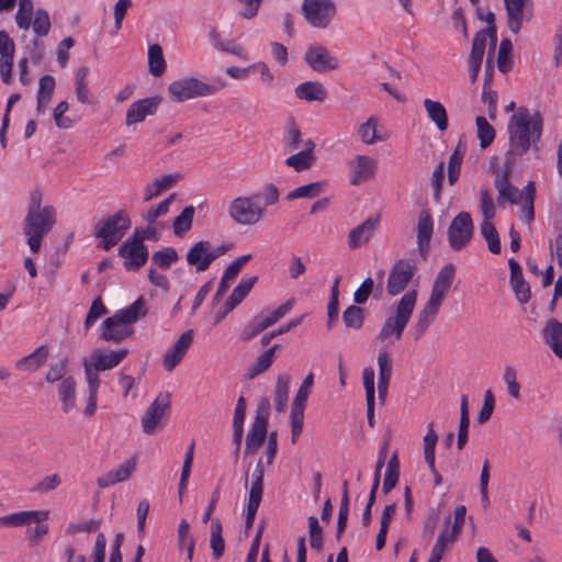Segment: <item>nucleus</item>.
I'll use <instances>...</instances> for the list:
<instances>
[{"label": "nucleus", "instance_id": "obj_45", "mask_svg": "<svg viewBox=\"0 0 562 562\" xmlns=\"http://www.w3.org/2000/svg\"><path fill=\"white\" fill-rule=\"evenodd\" d=\"M324 188L325 182H312L290 191L286 194L285 199L288 201H293L295 199H314L317 198L323 192Z\"/></svg>", "mask_w": 562, "mask_h": 562}, {"label": "nucleus", "instance_id": "obj_36", "mask_svg": "<svg viewBox=\"0 0 562 562\" xmlns=\"http://www.w3.org/2000/svg\"><path fill=\"white\" fill-rule=\"evenodd\" d=\"M295 94L301 100L322 102L326 99L327 91L318 81H305L295 88Z\"/></svg>", "mask_w": 562, "mask_h": 562}, {"label": "nucleus", "instance_id": "obj_23", "mask_svg": "<svg viewBox=\"0 0 562 562\" xmlns=\"http://www.w3.org/2000/svg\"><path fill=\"white\" fill-rule=\"evenodd\" d=\"M510 270L509 281L519 303L525 304L531 297V291L528 282L524 279L522 269L515 258L508 259Z\"/></svg>", "mask_w": 562, "mask_h": 562}, {"label": "nucleus", "instance_id": "obj_61", "mask_svg": "<svg viewBox=\"0 0 562 562\" xmlns=\"http://www.w3.org/2000/svg\"><path fill=\"white\" fill-rule=\"evenodd\" d=\"M108 313L106 307L104 306L102 300L100 296L94 299L92 301V304L89 308V312L87 314L86 321H85V327L88 329L90 328L99 317L105 315Z\"/></svg>", "mask_w": 562, "mask_h": 562}, {"label": "nucleus", "instance_id": "obj_29", "mask_svg": "<svg viewBox=\"0 0 562 562\" xmlns=\"http://www.w3.org/2000/svg\"><path fill=\"white\" fill-rule=\"evenodd\" d=\"M187 262L198 272L205 271L212 263L209 252V240H200L192 245L187 254Z\"/></svg>", "mask_w": 562, "mask_h": 562}, {"label": "nucleus", "instance_id": "obj_25", "mask_svg": "<svg viewBox=\"0 0 562 562\" xmlns=\"http://www.w3.org/2000/svg\"><path fill=\"white\" fill-rule=\"evenodd\" d=\"M128 355L125 348L105 352L102 349H95L92 352L91 359L93 360V368L95 371H105L119 366L123 359Z\"/></svg>", "mask_w": 562, "mask_h": 562}, {"label": "nucleus", "instance_id": "obj_52", "mask_svg": "<svg viewBox=\"0 0 562 562\" xmlns=\"http://www.w3.org/2000/svg\"><path fill=\"white\" fill-rule=\"evenodd\" d=\"M475 123L477 138L480 139V147L486 148L493 143L495 138V130L484 116H477Z\"/></svg>", "mask_w": 562, "mask_h": 562}, {"label": "nucleus", "instance_id": "obj_12", "mask_svg": "<svg viewBox=\"0 0 562 562\" xmlns=\"http://www.w3.org/2000/svg\"><path fill=\"white\" fill-rule=\"evenodd\" d=\"M170 396L167 393H160L149 405L142 418V427L145 434L151 435L156 431L160 420L169 413Z\"/></svg>", "mask_w": 562, "mask_h": 562}, {"label": "nucleus", "instance_id": "obj_18", "mask_svg": "<svg viewBox=\"0 0 562 562\" xmlns=\"http://www.w3.org/2000/svg\"><path fill=\"white\" fill-rule=\"evenodd\" d=\"M350 182L353 186L367 182L373 177L376 169V161L364 155H357L352 161H350Z\"/></svg>", "mask_w": 562, "mask_h": 562}, {"label": "nucleus", "instance_id": "obj_6", "mask_svg": "<svg viewBox=\"0 0 562 562\" xmlns=\"http://www.w3.org/2000/svg\"><path fill=\"white\" fill-rule=\"evenodd\" d=\"M270 412V402L267 397H262L257 406L255 420L250 430L246 436V454L256 453L263 445L267 438V427Z\"/></svg>", "mask_w": 562, "mask_h": 562}, {"label": "nucleus", "instance_id": "obj_10", "mask_svg": "<svg viewBox=\"0 0 562 562\" xmlns=\"http://www.w3.org/2000/svg\"><path fill=\"white\" fill-rule=\"evenodd\" d=\"M485 21L487 23V27L476 32L474 35L471 53L468 59L469 64H482L487 37L491 38V47L488 52H492V55L494 54L497 41L494 13L488 11Z\"/></svg>", "mask_w": 562, "mask_h": 562}, {"label": "nucleus", "instance_id": "obj_39", "mask_svg": "<svg viewBox=\"0 0 562 562\" xmlns=\"http://www.w3.org/2000/svg\"><path fill=\"white\" fill-rule=\"evenodd\" d=\"M469 426H470L469 398H468V395H462L461 403H460V420H459L458 439H457V446H458L459 450H462L468 442Z\"/></svg>", "mask_w": 562, "mask_h": 562}, {"label": "nucleus", "instance_id": "obj_27", "mask_svg": "<svg viewBox=\"0 0 562 562\" xmlns=\"http://www.w3.org/2000/svg\"><path fill=\"white\" fill-rule=\"evenodd\" d=\"M379 223V218L369 217L360 225L355 227L349 232L348 235V247L350 249H356L364 244H367L370 238L373 236L376 225Z\"/></svg>", "mask_w": 562, "mask_h": 562}, {"label": "nucleus", "instance_id": "obj_9", "mask_svg": "<svg viewBox=\"0 0 562 562\" xmlns=\"http://www.w3.org/2000/svg\"><path fill=\"white\" fill-rule=\"evenodd\" d=\"M302 13L311 26L326 29L336 14V5L333 0H304Z\"/></svg>", "mask_w": 562, "mask_h": 562}, {"label": "nucleus", "instance_id": "obj_60", "mask_svg": "<svg viewBox=\"0 0 562 562\" xmlns=\"http://www.w3.org/2000/svg\"><path fill=\"white\" fill-rule=\"evenodd\" d=\"M480 209L484 217L483 221H491L495 216V205L491 193L486 188L480 190Z\"/></svg>", "mask_w": 562, "mask_h": 562}, {"label": "nucleus", "instance_id": "obj_22", "mask_svg": "<svg viewBox=\"0 0 562 562\" xmlns=\"http://www.w3.org/2000/svg\"><path fill=\"white\" fill-rule=\"evenodd\" d=\"M434 232V221L428 211L423 210L417 223V247L419 255L426 259L430 249V239Z\"/></svg>", "mask_w": 562, "mask_h": 562}, {"label": "nucleus", "instance_id": "obj_63", "mask_svg": "<svg viewBox=\"0 0 562 562\" xmlns=\"http://www.w3.org/2000/svg\"><path fill=\"white\" fill-rule=\"evenodd\" d=\"M373 288H374L373 279L370 277L366 278L362 281V283L360 284V286L353 293L355 304H357V305L364 304L368 301L370 294L372 293Z\"/></svg>", "mask_w": 562, "mask_h": 562}, {"label": "nucleus", "instance_id": "obj_4", "mask_svg": "<svg viewBox=\"0 0 562 562\" xmlns=\"http://www.w3.org/2000/svg\"><path fill=\"white\" fill-rule=\"evenodd\" d=\"M225 86L226 81L221 78L207 83L195 77H183L169 83L168 95L173 102H184L190 99L213 95Z\"/></svg>", "mask_w": 562, "mask_h": 562}, {"label": "nucleus", "instance_id": "obj_19", "mask_svg": "<svg viewBox=\"0 0 562 562\" xmlns=\"http://www.w3.org/2000/svg\"><path fill=\"white\" fill-rule=\"evenodd\" d=\"M506 165V169L502 173H498L494 180V187L498 191L497 202L502 204L504 200L512 204H517L521 200V193L509 181L512 161H507Z\"/></svg>", "mask_w": 562, "mask_h": 562}, {"label": "nucleus", "instance_id": "obj_40", "mask_svg": "<svg viewBox=\"0 0 562 562\" xmlns=\"http://www.w3.org/2000/svg\"><path fill=\"white\" fill-rule=\"evenodd\" d=\"M465 153V145L460 139L448 160V182L453 186L461 172V165Z\"/></svg>", "mask_w": 562, "mask_h": 562}, {"label": "nucleus", "instance_id": "obj_24", "mask_svg": "<svg viewBox=\"0 0 562 562\" xmlns=\"http://www.w3.org/2000/svg\"><path fill=\"white\" fill-rule=\"evenodd\" d=\"M48 510H23L0 517V527L29 526L48 519Z\"/></svg>", "mask_w": 562, "mask_h": 562}, {"label": "nucleus", "instance_id": "obj_14", "mask_svg": "<svg viewBox=\"0 0 562 562\" xmlns=\"http://www.w3.org/2000/svg\"><path fill=\"white\" fill-rule=\"evenodd\" d=\"M131 218L123 210L115 212L94 227V237L121 236L131 227Z\"/></svg>", "mask_w": 562, "mask_h": 562}, {"label": "nucleus", "instance_id": "obj_15", "mask_svg": "<svg viewBox=\"0 0 562 562\" xmlns=\"http://www.w3.org/2000/svg\"><path fill=\"white\" fill-rule=\"evenodd\" d=\"M192 341V329H188L177 339L175 345L164 356L162 366L166 371L171 372L182 361Z\"/></svg>", "mask_w": 562, "mask_h": 562}, {"label": "nucleus", "instance_id": "obj_38", "mask_svg": "<svg viewBox=\"0 0 562 562\" xmlns=\"http://www.w3.org/2000/svg\"><path fill=\"white\" fill-rule=\"evenodd\" d=\"M180 178L181 176L179 173H175L155 179L153 183L146 186L144 201L148 202L158 196L162 191L170 189Z\"/></svg>", "mask_w": 562, "mask_h": 562}, {"label": "nucleus", "instance_id": "obj_5", "mask_svg": "<svg viewBox=\"0 0 562 562\" xmlns=\"http://www.w3.org/2000/svg\"><path fill=\"white\" fill-rule=\"evenodd\" d=\"M56 223V213L53 206H44L41 212L27 211L24 234L32 252H38L42 240Z\"/></svg>", "mask_w": 562, "mask_h": 562}, {"label": "nucleus", "instance_id": "obj_44", "mask_svg": "<svg viewBox=\"0 0 562 562\" xmlns=\"http://www.w3.org/2000/svg\"><path fill=\"white\" fill-rule=\"evenodd\" d=\"M366 318L364 310L357 304L348 306L342 312V322L347 329L360 330Z\"/></svg>", "mask_w": 562, "mask_h": 562}, {"label": "nucleus", "instance_id": "obj_30", "mask_svg": "<svg viewBox=\"0 0 562 562\" xmlns=\"http://www.w3.org/2000/svg\"><path fill=\"white\" fill-rule=\"evenodd\" d=\"M145 302L143 296H139L134 303L125 308L116 311L112 316L116 323L122 324L125 328H132L131 325L139 319L140 316L146 315L144 310Z\"/></svg>", "mask_w": 562, "mask_h": 562}, {"label": "nucleus", "instance_id": "obj_56", "mask_svg": "<svg viewBox=\"0 0 562 562\" xmlns=\"http://www.w3.org/2000/svg\"><path fill=\"white\" fill-rule=\"evenodd\" d=\"M513 50V44L510 40L503 38L499 48H498V56H497V67L498 70L503 74H506L512 69L513 61L509 57V54Z\"/></svg>", "mask_w": 562, "mask_h": 562}, {"label": "nucleus", "instance_id": "obj_41", "mask_svg": "<svg viewBox=\"0 0 562 562\" xmlns=\"http://www.w3.org/2000/svg\"><path fill=\"white\" fill-rule=\"evenodd\" d=\"M222 532L223 527L220 518L213 519L211 524L210 547L212 549L214 560H220L225 551V541Z\"/></svg>", "mask_w": 562, "mask_h": 562}, {"label": "nucleus", "instance_id": "obj_28", "mask_svg": "<svg viewBox=\"0 0 562 562\" xmlns=\"http://www.w3.org/2000/svg\"><path fill=\"white\" fill-rule=\"evenodd\" d=\"M136 462L133 459L126 460L120 464L116 469L109 471L106 474L98 477L97 484L100 488H106L119 482H124L130 479L132 473L135 471Z\"/></svg>", "mask_w": 562, "mask_h": 562}, {"label": "nucleus", "instance_id": "obj_54", "mask_svg": "<svg viewBox=\"0 0 562 562\" xmlns=\"http://www.w3.org/2000/svg\"><path fill=\"white\" fill-rule=\"evenodd\" d=\"M31 25L36 36H46L52 27L48 12L45 9L38 8L35 11V18L31 22Z\"/></svg>", "mask_w": 562, "mask_h": 562}, {"label": "nucleus", "instance_id": "obj_2", "mask_svg": "<svg viewBox=\"0 0 562 562\" xmlns=\"http://www.w3.org/2000/svg\"><path fill=\"white\" fill-rule=\"evenodd\" d=\"M279 201V190L267 183L262 190L248 196H237L228 205V216L239 225H255L265 216L266 209Z\"/></svg>", "mask_w": 562, "mask_h": 562}, {"label": "nucleus", "instance_id": "obj_48", "mask_svg": "<svg viewBox=\"0 0 562 562\" xmlns=\"http://www.w3.org/2000/svg\"><path fill=\"white\" fill-rule=\"evenodd\" d=\"M482 236L487 243L488 250L497 255L501 252V239L495 225L491 221H483L480 225Z\"/></svg>", "mask_w": 562, "mask_h": 562}, {"label": "nucleus", "instance_id": "obj_59", "mask_svg": "<svg viewBox=\"0 0 562 562\" xmlns=\"http://www.w3.org/2000/svg\"><path fill=\"white\" fill-rule=\"evenodd\" d=\"M173 199H175V193H172L167 199L161 201L156 207H150L147 211V213L144 215V220L149 225H153L158 217L164 216L168 213L169 206L172 203Z\"/></svg>", "mask_w": 562, "mask_h": 562}, {"label": "nucleus", "instance_id": "obj_46", "mask_svg": "<svg viewBox=\"0 0 562 562\" xmlns=\"http://www.w3.org/2000/svg\"><path fill=\"white\" fill-rule=\"evenodd\" d=\"M177 542L180 550L187 548V558L192 561L195 540L190 535V525L186 519H182L179 524Z\"/></svg>", "mask_w": 562, "mask_h": 562}, {"label": "nucleus", "instance_id": "obj_51", "mask_svg": "<svg viewBox=\"0 0 562 562\" xmlns=\"http://www.w3.org/2000/svg\"><path fill=\"white\" fill-rule=\"evenodd\" d=\"M178 259V252L173 247H165L151 255L153 265L162 270L169 269Z\"/></svg>", "mask_w": 562, "mask_h": 562}, {"label": "nucleus", "instance_id": "obj_1", "mask_svg": "<svg viewBox=\"0 0 562 562\" xmlns=\"http://www.w3.org/2000/svg\"><path fill=\"white\" fill-rule=\"evenodd\" d=\"M542 125L543 121L539 112L531 114L527 108L520 106L517 113L509 119V150L507 155L522 156L531 147L538 150Z\"/></svg>", "mask_w": 562, "mask_h": 562}, {"label": "nucleus", "instance_id": "obj_42", "mask_svg": "<svg viewBox=\"0 0 562 562\" xmlns=\"http://www.w3.org/2000/svg\"><path fill=\"white\" fill-rule=\"evenodd\" d=\"M166 60L162 48L158 44H153L148 48V69L154 77H160L166 71Z\"/></svg>", "mask_w": 562, "mask_h": 562}, {"label": "nucleus", "instance_id": "obj_11", "mask_svg": "<svg viewBox=\"0 0 562 562\" xmlns=\"http://www.w3.org/2000/svg\"><path fill=\"white\" fill-rule=\"evenodd\" d=\"M117 255L125 259L123 265L127 271H138L149 257L147 246L138 243L133 237L127 238L119 247Z\"/></svg>", "mask_w": 562, "mask_h": 562}, {"label": "nucleus", "instance_id": "obj_16", "mask_svg": "<svg viewBox=\"0 0 562 562\" xmlns=\"http://www.w3.org/2000/svg\"><path fill=\"white\" fill-rule=\"evenodd\" d=\"M530 0H504L507 25L510 32L517 34L522 26L524 19L530 20L532 13L528 10V2Z\"/></svg>", "mask_w": 562, "mask_h": 562}, {"label": "nucleus", "instance_id": "obj_53", "mask_svg": "<svg viewBox=\"0 0 562 562\" xmlns=\"http://www.w3.org/2000/svg\"><path fill=\"white\" fill-rule=\"evenodd\" d=\"M33 12L32 0H19V9L15 13L16 25L22 30H27L31 26Z\"/></svg>", "mask_w": 562, "mask_h": 562}, {"label": "nucleus", "instance_id": "obj_57", "mask_svg": "<svg viewBox=\"0 0 562 562\" xmlns=\"http://www.w3.org/2000/svg\"><path fill=\"white\" fill-rule=\"evenodd\" d=\"M301 138V131L294 122H290L286 126V131L283 137L284 150L292 153L299 148Z\"/></svg>", "mask_w": 562, "mask_h": 562}, {"label": "nucleus", "instance_id": "obj_34", "mask_svg": "<svg viewBox=\"0 0 562 562\" xmlns=\"http://www.w3.org/2000/svg\"><path fill=\"white\" fill-rule=\"evenodd\" d=\"M423 104L429 120L436 125L438 131L445 132L448 128L449 123L448 114L443 104L428 98L424 100Z\"/></svg>", "mask_w": 562, "mask_h": 562}, {"label": "nucleus", "instance_id": "obj_64", "mask_svg": "<svg viewBox=\"0 0 562 562\" xmlns=\"http://www.w3.org/2000/svg\"><path fill=\"white\" fill-rule=\"evenodd\" d=\"M67 362H68V359L64 358L55 363H52L46 373L45 380L48 383H54L56 381L63 380V378L67 371Z\"/></svg>", "mask_w": 562, "mask_h": 562}, {"label": "nucleus", "instance_id": "obj_26", "mask_svg": "<svg viewBox=\"0 0 562 562\" xmlns=\"http://www.w3.org/2000/svg\"><path fill=\"white\" fill-rule=\"evenodd\" d=\"M132 334L133 328H125L122 324L108 317L101 324L99 338L104 341L120 344L132 336Z\"/></svg>", "mask_w": 562, "mask_h": 562}, {"label": "nucleus", "instance_id": "obj_47", "mask_svg": "<svg viewBox=\"0 0 562 562\" xmlns=\"http://www.w3.org/2000/svg\"><path fill=\"white\" fill-rule=\"evenodd\" d=\"M194 212V206H186L182 212L173 220L172 226L176 236L182 237L191 229Z\"/></svg>", "mask_w": 562, "mask_h": 562}, {"label": "nucleus", "instance_id": "obj_37", "mask_svg": "<svg viewBox=\"0 0 562 562\" xmlns=\"http://www.w3.org/2000/svg\"><path fill=\"white\" fill-rule=\"evenodd\" d=\"M58 396L63 412L68 414L76 405V382L72 376L64 378L58 384Z\"/></svg>", "mask_w": 562, "mask_h": 562}, {"label": "nucleus", "instance_id": "obj_3", "mask_svg": "<svg viewBox=\"0 0 562 562\" xmlns=\"http://www.w3.org/2000/svg\"><path fill=\"white\" fill-rule=\"evenodd\" d=\"M417 302V290H411L395 304V313L385 318L376 339L381 342L386 341L389 338L394 337L395 340L402 338L403 331L406 328Z\"/></svg>", "mask_w": 562, "mask_h": 562}, {"label": "nucleus", "instance_id": "obj_50", "mask_svg": "<svg viewBox=\"0 0 562 562\" xmlns=\"http://www.w3.org/2000/svg\"><path fill=\"white\" fill-rule=\"evenodd\" d=\"M378 119L370 116L364 123L359 126L358 135L361 142L366 145H372L376 142L383 140L376 132Z\"/></svg>", "mask_w": 562, "mask_h": 562}, {"label": "nucleus", "instance_id": "obj_62", "mask_svg": "<svg viewBox=\"0 0 562 562\" xmlns=\"http://www.w3.org/2000/svg\"><path fill=\"white\" fill-rule=\"evenodd\" d=\"M445 179V162L440 161L436 167L431 176V187L434 190V200L440 201L442 184Z\"/></svg>", "mask_w": 562, "mask_h": 562}, {"label": "nucleus", "instance_id": "obj_33", "mask_svg": "<svg viewBox=\"0 0 562 562\" xmlns=\"http://www.w3.org/2000/svg\"><path fill=\"white\" fill-rule=\"evenodd\" d=\"M257 281V276L241 278L224 304L225 312H232L238 304H240L249 294L250 290Z\"/></svg>", "mask_w": 562, "mask_h": 562}, {"label": "nucleus", "instance_id": "obj_32", "mask_svg": "<svg viewBox=\"0 0 562 562\" xmlns=\"http://www.w3.org/2000/svg\"><path fill=\"white\" fill-rule=\"evenodd\" d=\"M49 356V350L46 345H42L36 348L32 353L19 359L15 362V368L21 371L35 372L45 362Z\"/></svg>", "mask_w": 562, "mask_h": 562}, {"label": "nucleus", "instance_id": "obj_49", "mask_svg": "<svg viewBox=\"0 0 562 562\" xmlns=\"http://www.w3.org/2000/svg\"><path fill=\"white\" fill-rule=\"evenodd\" d=\"M89 68L86 66L80 67L76 72V97L77 100L82 104H90V91L88 88L87 77Z\"/></svg>", "mask_w": 562, "mask_h": 562}, {"label": "nucleus", "instance_id": "obj_8", "mask_svg": "<svg viewBox=\"0 0 562 562\" xmlns=\"http://www.w3.org/2000/svg\"><path fill=\"white\" fill-rule=\"evenodd\" d=\"M417 265L413 259H398L392 266L387 281L386 292L391 296L401 294L413 280Z\"/></svg>", "mask_w": 562, "mask_h": 562}, {"label": "nucleus", "instance_id": "obj_17", "mask_svg": "<svg viewBox=\"0 0 562 562\" xmlns=\"http://www.w3.org/2000/svg\"><path fill=\"white\" fill-rule=\"evenodd\" d=\"M160 101L159 97H150L132 103L126 112V125L143 122L147 115L155 114Z\"/></svg>", "mask_w": 562, "mask_h": 562}, {"label": "nucleus", "instance_id": "obj_58", "mask_svg": "<svg viewBox=\"0 0 562 562\" xmlns=\"http://www.w3.org/2000/svg\"><path fill=\"white\" fill-rule=\"evenodd\" d=\"M482 101L488 104V116L494 120L497 111V93L492 89L487 78L484 79L483 83Z\"/></svg>", "mask_w": 562, "mask_h": 562}, {"label": "nucleus", "instance_id": "obj_43", "mask_svg": "<svg viewBox=\"0 0 562 562\" xmlns=\"http://www.w3.org/2000/svg\"><path fill=\"white\" fill-rule=\"evenodd\" d=\"M291 376L279 375L276 382V396H274V407L279 413H283L286 409L288 398H289V384Z\"/></svg>", "mask_w": 562, "mask_h": 562}, {"label": "nucleus", "instance_id": "obj_21", "mask_svg": "<svg viewBox=\"0 0 562 562\" xmlns=\"http://www.w3.org/2000/svg\"><path fill=\"white\" fill-rule=\"evenodd\" d=\"M441 303L428 299L422 311L418 313L416 323L413 327L415 340H419L428 330L430 325L436 321Z\"/></svg>", "mask_w": 562, "mask_h": 562}, {"label": "nucleus", "instance_id": "obj_7", "mask_svg": "<svg viewBox=\"0 0 562 562\" xmlns=\"http://www.w3.org/2000/svg\"><path fill=\"white\" fill-rule=\"evenodd\" d=\"M473 233L474 225L470 213L465 211L459 212L452 218L447 231L450 248L454 251L465 248L470 244Z\"/></svg>", "mask_w": 562, "mask_h": 562}, {"label": "nucleus", "instance_id": "obj_13", "mask_svg": "<svg viewBox=\"0 0 562 562\" xmlns=\"http://www.w3.org/2000/svg\"><path fill=\"white\" fill-rule=\"evenodd\" d=\"M304 61L317 72H327L339 67L338 59L321 45L308 46L304 53Z\"/></svg>", "mask_w": 562, "mask_h": 562}, {"label": "nucleus", "instance_id": "obj_31", "mask_svg": "<svg viewBox=\"0 0 562 562\" xmlns=\"http://www.w3.org/2000/svg\"><path fill=\"white\" fill-rule=\"evenodd\" d=\"M542 334L544 342L558 358L562 359V323L555 318L548 319Z\"/></svg>", "mask_w": 562, "mask_h": 562}, {"label": "nucleus", "instance_id": "obj_35", "mask_svg": "<svg viewBox=\"0 0 562 562\" xmlns=\"http://www.w3.org/2000/svg\"><path fill=\"white\" fill-rule=\"evenodd\" d=\"M56 87L55 78L50 75H45L40 78L38 91L36 97V111L42 114L46 111L48 103Z\"/></svg>", "mask_w": 562, "mask_h": 562}, {"label": "nucleus", "instance_id": "obj_55", "mask_svg": "<svg viewBox=\"0 0 562 562\" xmlns=\"http://www.w3.org/2000/svg\"><path fill=\"white\" fill-rule=\"evenodd\" d=\"M315 157L314 155H308V153H303L302 150L289 156L285 159L286 166L293 168L295 171H304L308 170L314 164Z\"/></svg>", "mask_w": 562, "mask_h": 562}, {"label": "nucleus", "instance_id": "obj_20", "mask_svg": "<svg viewBox=\"0 0 562 562\" xmlns=\"http://www.w3.org/2000/svg\"><path fill=\"white\" fill-rule=\"evenodd\" d=\"M454 276L456 267L453 263L443 266L435 278L429 299L442 304L446 294L453 283Z\"/></svg>", "mask_w": 562, "mask_h": 562}]
</instances>
